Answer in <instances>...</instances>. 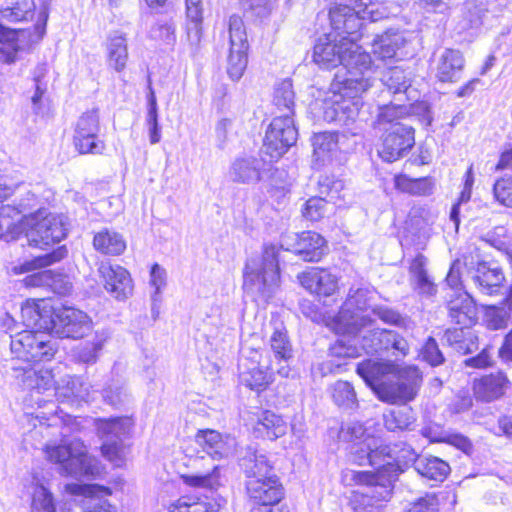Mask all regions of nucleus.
<instances>
[{
	"label": "nucleus",
	"mask_w": 512,
	"mask_h": 512,
	"mask_svg": "<svg viewBox=\"0 0 512 512\" xmlns=\"http://www.w3.org/2000/svg\"><path fill=\"white\" fill-rule=\"evenodd\" d=\"M324 35L317 39L313 49V61L320 68L338 67L334 77V87L338 91L325 94V97L313 100L309 107L318 119L348 125L352 119V89L350 66L352 63V38Z\"/></svg>",
	"instance_id": "nucleus-1"
},
{
	"label": "nucleus",
	"mask_w": 512,
	"mask_h": 512,
	"mask_svg": "<svg viewBox=\"0 0 512 512\" xmlns=\"http://www.w3.org/2000/svg\"><path fill=\"white\" fill-rule=\"evenodd\" d=\"M357 373L379 399L391 404L413 400L422 383L419 369L411 365L368 360L358 365Z\"/></svg>",
	"instance_id": "nucleus-2"
},
{
	"label": "nucleus",
	"mask_w": 512,
	"mask_h": 512,
	"mask_svg": "<svg viewBox=\"0 0 512 512\" xmlns=\"http://www.w3.org/2000/svg\"><path fill=\"white\" fill-rule=\"evenodd\" d=\"M282 246L267 244L262 256L247 260L243 273V289L257 303L267 304L280 287L278 253Z\"/></svg>",
	"instance_id": "nucleus-3"
},
{
	"label": "nucleus",
	"mask_w": 512,
	"mask_h": 512,
	"mask_svg": "<svg viewBox=\"0 0 512 512\" xmlns=\"http://www.w3.org/2000/svg\"><path fill=\"white\" fill-rule=\"evenodd\" d=\"M36 197L24 183L9 184L0 180V238L16 240L24 232L22 214L32 209Z\"/></svg>",
	"instance_id": "nucleus-4"
},
{
	"label": "nucleus",
	"mask_w": 512,
	"mask_h": 512,
	"mask_svg": "<svg viewBox=\"0 0 512 512\" xmlns=\"http://www.w3.org/2000/svg\"><path fill=\"white\" fill-rule=\"evenodd\" d=\"M397 475L398 467L390 462L383 464L375 472L354 470V486H359L354 489V511L368 512L369 507L386 501L391 493V482Z\"/></svg>",
	"instance_id": "nucleus-5"
},
{
	"label": "nucleus",
	"mask_w": 512,
	"mask_h": 512,
	"mask_svg": "<svg viewBox=\"0 0 512 512\" xmlns=\"http://www.w3.org/2000/svg\"><path fill=\"white\" fill-rule=\"evenodd\" d=\"M45 454L48 460L59 464L61 472L66 475L81 477L99 473L98 461L87 454L84 443L79 439L47 445Z\"/></svg>",
	"instance_id": "nucleus-6"
},
{
	"label": "nucleus",
	"mask_w": 512,
	"mask_h": 512,
	"mask_svg": "<svg viewBox=\"0 0 512 512\" xmlns=\"http://www.w3.org/2000/svg\"><path fill=\"white\" fill-rule=\"evenodd\" d=\"M48 12L42 9L32 29H11L0 24V63L13 64L19 54L37 45L46 33Z\"/></svg>",
	"instance_id": "nucleus-7"
},
{
	"label": "nucleus",
	"mask_w": 512,
	"mask_h": 512,
	"mask_svg": "<svg viewBox=\"0 0 512 512\" xmlns=\"http://www.w3.org/2000/svg\"><path fill=\"white\" fill-rule=\"evenodd\" d=\"M24 231L30 246L44 249L63 240L67 235V228L62 216L47 214L39 210L30 217L22 216Z\"/></svg>",
	"instance_id": "nucleus-8"
},
{
	"label": "nucleus",
	"mask_w": 512,
	"mask_h": 512,
	"mask_svg": "<svg viewBox=\"0 0 512 512\" xmlns=\"http://www.w3.org/2000/svg\"><path fill=\"white\" fill-rule=\"evenodd\" d=\"M133 421L130 417H116L98 419L96 428L103 443L102 455L115 466L119 467L124 462L125 446L123 444L132 430Z\"/></svg>",
	"instance_id": "nucleus-9"
},
{
	"label": "nucleus",
	"mask_w": 512,
	"mask_h": 512,
	"mask_svg": "<svg viewBox=\"0 0 512 512\" xmlns=\"http://www.w3.org/2000/svg\"><path fill=\"white\" fill-rule=\"evenodd\" d=\"M331 328L339 336L330 347L331 372L347 371L352 357V303L346 301L331 322Z\"/></svg>",
	"instance_id": "nucleus-10"
},
{
	"label": "nucleus",
	"mask_w": 512,
	"mask_h": 512,
	"mask_svg": "<svg viewBox=\"0 0 512 512\" xmlns=\"http://www.w3.org/2000/svg\"><path fill=\"white\" fill-rule=\"evenodd\" d=\"M298 139V130L293 116L279 115L268 126L262 147V153L270 157V162L280 159Z\"/></svg>",
	"instance_id": "nucleus-11"
},
{
	"label": "nucleus",
	"mask_w": 512,
	"mask_h": 512,
	"mask_svg": "<svg viewBox=\"0 0 512 512\" xmlns=\"http://www.w3.org/2000/svg\"><path fill=\"white\" fill-rule=\"evenodd\" d=\"M49 323V332L59 338L81 339L93 329L87 313L69 306L52 309Z\"/></svg>",
	"instance_id": "nucleus-12"
},
{
	"label": "nucleus",
	"mask_w": 512,
	"mask_h": 512,
	"mask_svg": "<svg viewBox=\"0 0 512 512\" xmlns=\"http://www.w3.org/2000/svg\"><path fill=\"white\" fill-rule=\"evenodd\" d=\"M42 330H25L11 335V351L19 359L26 362H40L50 360L55 348Z\"/></svg>",
	"instance_id": "nucleus-13"
},
{
	"label": "nucleus",
	"mask_w": 512,
	"mask_h": 512,
	"mask_svg": "<svg viewBox=\"0 0 512 512\" xmlns=\"http://www.w3.org/2000/svg\"><path fill=\"white\" fill-rule=\"evenodd\" d=\"M100 131L98 109H91L82 113L74 127L73 144L75 149L80 154H103L106 144L100 138Z\"/></svg>",
	"instance_id": "nucleus-14"
},
{
	"label": "nucleus",
	"mask_w": 512,
	"mask_h": 512,
	"mask_svg": "<svg viewBox=\"0 0 512 512\" xmlns=\"http://www.w3.org/2000/svg\"><path fill=\"white\" fill-rule=\"evenodd\" d=\"M229 42L227 73L234 81L239 80L247 66L248 41L243 20L238 15L229 18Z\"/></svg>",
	"instance_id": "nucleus-15"
},
{
	"label": "nucleus",
	"mask_w": 512,
	"mask_h": 512,
	"mask_svg": "<svg viewBox=\"0 0 512 512\" xmlns=\"http://www.w3.org/2000/svg\"><path fill=\"white\" fill-rule=\"evenodd\" d=\"M414 132L412 126L403 122H397L386 128L378 148L379 156L386 162H394L402 158L415 144Z\"/></svg>",
	"instance_id": "nucleus-16"
},
{
	"label": "nucleus",
	"mask_w": 512,
	"mask_h": 512,
	"mask_svg": "<svg viewBox=\"0 0 512 512\" xmlns=\"http://www.w3.org/2000/svg\"><path fill=\"white\" fill-rule=\"evenodd\" d=\"M98 275L105 291L112 298L124 301L132 295L134 284L131 274L121 265L101 262L98 266Z\"/></svg>",
	"instance_id": "nucleus-17"
},
{
	"label": "nucleus",
	"mask_w": 512,
	"mask_h": 512,
	"mask_svg": "<svg viewBox=\"0 0 512 512\" xmlns=\"http://www.w3.org/2000/svg\"><path fill=\"white\" fill-rule=\"evenodd\" d=\"M270 349L273 353L271 361V369L274 370V363L278 365L276 372L281 377H289L290 365L289 361L293 357V350L287 331L282 323H276L270 336Z\"/></svg>",
	"instance_id": "nucleus-18"
},
{
	"label": "nucleus",
	"mask_w": 512,
	"mask_h": 512,
	"mask_svg": "<svg viewBox=\"0 0 512 512\" xmlns=\"http://www.w3.org/2000/svg\"><path fill=\"white\" fill-rule=\"evenodd\" d=\"M463 54L456 49H444L433 61L432 71L440 82H456L464 69Z\"/></svg>",
	"instance_id": "nucleus-19"
},
{
	"label": "nucleus",
	"mask_w": 512,
	"mask_h": 512,
	"mask_svg": "<svg viewBox=\"0 0 512 512\" xmlns=\"http://www.w3.org/2000/svg\"><path fill=\"white\" fill-rule=\"evenodd\" d=\"M195 441L212 459L228 457L236 445L234 438L223 437L218 431L212 429L199 430L195 435Z\"/></svg>",
	"instance_id": "nucleus-20"
},
{
	"label": "nucleus",
	"mask_w": 512,
	"mask_h": 512,
	"mask_svg": "<svg viewBox=\"0 0 512 512\" xmlns=\"http://www.w3.org/2000/svg\"><path fill=\"white\" fill-rule=\"evenodd\" d=\"M265 160L253 156L236 158L229 169V178L234 183L254 184L262 179Z\"/></svg>",
	"instance_id": "nucleus-21"
},
{
	"label": "nucleus",
	"mask_w": 512,
	"mask_h": 512,
	"mask_svg": "<svg viewBox=\"0 0 512 512\" xmlns=\"http://www.w3.org/2000/svg\"><path fill=\"white\" fill-rule=\"evenodd\" d=\"M246 489L250 498L259 505L278 504L283 496L281 485L275 475L246 481Z\"/></svg>",
	"instance_id": "nucleus-22"
},
{
	"label": "nucleus",
	"mask_w": 512,
	"mask_h": 512,
	"mask_svg": "<svg viewBox=\"0 0 512 512\" xmlns=\"http://www.w3.org/2000/svg\"><path fill=\"white\" fill-rule=\"evenodd\" d=\"M298 279L305 289L317 295L330 296L338 288L337 276L318 267L301 273Z\"/></svg>",
	"instance_id": "nucleus-23"
},
{
	"label": "nucleus",
	"mask_w": 512,
	"mask_h": 512,
	"mask_svg": "<svg viewBox=\"0 0 512 512\" xmlns=\"http://www.w3.org/2000/svg\"><path fill=\"white\" fill-rule=\"evenodd\" d=\"M474 283L484 295H496L505 280L502 269L495 263L481 262L477 265Z\"/></svg>",
	"instance_id": "nucleus-24"
},
{
	"label": "nucleus",
	"mask_w": 512,
	"mask_h": 512,
	"mask_svg": "<svg viewBox=\"0 0 512 512\" xmlns=\"http://www.w3.org/2000/svg\"><path fill=\"white\" fill-rule=\"evenodd\" d=\"M327 249L325 239L318 233L304 231L297 235L295 253L304 261H319Z\"/></svg>",
	"instance_id": "nucleus-25"
},
{
	"label": "nucleus",
	"mask_w": 512,
	"mask_h": 512,
	"mask_svg": "<svg viewBox=\"0 0 512 512\" xmlns=\"http://www.w3.org/2000/svg\"><path fill=\"white\" fill-rule=\"evenodd\" d=\"M508 387L506 376L497 372L474 380L473 390L476 398L490 402L500 398Z\"/></svg>",
	"instance_id": "nucleus-26"
},
{
	"label": "nucleus",
	"mask_w": 512,
	"mask_h": 512,
	"mask_svg": "<svg viewBox=\"0 0 512 512\" xmlns=\"http://www.w3.org/2000/svg\"><path fill=\"white\" fill-rule=\"evenodd\" d=\"M52 309H46L45 302L26 301L21 307L23 325L31 330H43L49 332Z\"/></svg>",
	"instance_id": "nucleus-27"
},
{
	"label": "nucleus",
	"mask_w": 512,
	"mask_h": 512,
	"mask_svg": "<svg viewBox=\"0 0 512 512\" xmlns=\"http://www.w3.org/2000/svg\"><path fill=\"white\" fill-rule=\"evenodd\" d=\"M288 425L279 415L271 411H262L254 424L253 432L256 437L275 440L286 434Z\"/></svg>",
	"instance_id": "nucleus-28"
},
{
	"label": "nucleus",
	"mask_w": 512,
	"mask_h": 512,
	"mask_svg": "<svg viewBox=\"0 0 512 512\" xmlns=\"http://www.w3.org/2000/svg\"><path fill=\"white\" fill-rule=\"evenodd\" d=\"M449 315L453 322L463 327H470L476 321V306L467 294H460L448 304Z\"/></svg>",
	"instance_id": "nucleus-29"
},
{
	"label": "nucleus",
	"mask_w": 512,
	"mask_h": 512,
	"mask_svg": "<svg viewBox=\"0 0 512 512\" xmlns=\"http://www.w3.org/2000/svg\"><path fill=\"white\" fill-rule=\"evenodd\" d=\"M240 465L247 480L272 475V467L269 464L266 455L252 447H249L246 450L245 455L241 459Z\"/></svg>",
	"instance_id": "nucleus-30"
},
{
	"label": "nucleus",
	"mask_w": 512,
	"mask_h": 512,
	"mask_svg": "<svg viewBox=\"0 0 512 512\" xmlns=\"http://www.w3.org/2000/svg\"><path fill=\"white\" fill-rule=\"evenodd\" d=\"M93 246L101 254L118 256L125 251L126 241L120 233L105 228L94 235Z\"/></svg>",
	"instance_id": "nucleus-31"
},
{
	"label": "nucleus",
	"mask_w": 512,
	"mask_h": 512,
	"mask_svg": "<svg viewBox=\"0 0 512 512\" xmlns=\"http://www.w3.org/2000/svg\"><path fill=\"white\" fill-rule=\"evenodd\" d=\"M107 64L116 72H122L128 61L127 40L123 35L115 34L106 43Z\"/></svg>",
	"instance_id": "nucleus-32"
},
{
	"label": "nucleus",
	"mask_w": 512,
	"mask_h": 512,
	"mask_svg": "<svg viewBox=\"0 0 512 512\" xmlns=\"http://www.w3.org/2000/svg\"><path fill=\"white\" fill-rule=\"evenodd\" d=\"M339 133L323 132L317 133L312 138L313 155L316 161L325 162L329 160L332 154L341 149L342 141Z\"/></svg>",
	"instance_id": "nucleus-33"
},
{
	"label": "nucleus",
	"mask_w": 512,
	"mask_h": 512,
	"mask_svg": "<svg viewBox=\"0 0 512 512\" xmlns=\"http://www.w3.org/2000/svg\"><path fill=\"white\" fill-rule=\"evenodd\" d=\"M406 44L402 33L387 32L379 36L373 43V53L380 59L398 57L399 51Z\"/></svg>",
	"instance_id": "nucleus-34"
},
{
	"label": "nucleus",
	"mask_w": 512,
	"mask_h": 512,
	"mask_svg": "<svg viewBox=\"0 0 512 512\" xmlns=\"http://www.w3.org/2000/svg\"><path fill=\"white\" fill-rule=\"evenodd\" d=\"M34 0H11L0 6L1 18L9 22L32 19L35 13Z\"/></svg>",
	"instance_id": "nucleus-35"
},
{
	"label": "nucleus",
	"mask_w": 512,
	"mask_h": 512,
	"mask_svg": "<svg viewBox=\"0 0 512 512\" xmlns=\"http://www.w3.org/2000/svg\"><path fill=\"white\" fill-rule=\"evenodd\" d=\"M415 470L422 477L434 481H443L450 471L449 465L438 457H421L415 462Z\"/></svg>",
	"instance_id": "nucleus-36"
},
{
	"label": "nucleus",
	"mask_w": 512,
	"mask_h": 512,
	"mask_svg": "<svg viewBox=\"0 0 512 512\" xmlns=\"http://www.w3.org/2000/svg\"><path fill=\"white\" fill-rule=\"evenodd\" d=\"M168 512H218L220 504L215 500H199L191 496H182L170 503Z\"/></svg>",
	"instance_id": "nucleus-37"
},
{
	"label": "nucleus",
	"mask_w": 512,
	"mask_h": 512,
	"mask_svg": "<svg viewBox=\"0 0 512 512\" xmlns=\"http://www.w3.org/2000/svg\"><path fill=\"white\" fill-rule=\"evenodd\" d=\"M62 384L55 389V395L62 403H74L78 399H83L87 395V388L84 386L81 378L76 376H67L62 379Z\"/></svg>",
	"instance_id": "nucleus-38"
},
{
	"label": "nucleus",
	"mask_w": 512,
	"mask_h": 512,
	"mask_svg": "<svg viewBox=\"0 0 512 512\" xmlns=\"http://www.w3.org/2000/svg\"><path fill=\"white\" fill-rule=\"evenodd\" d=\"M187 37L192 45H198L202 36L201 0H186Z\"/></svg>",
	"instance_id": "nucleus-39"
},
{
	"label": "nucleus",
	"mask_w": 512,
	"mask_h": 512,
	"mask_svg": "<svg viewBox=\"0 0 512 512\" xmlns=\"http://www.w3.org/2000/svg\"><path fill=\"white\" fill-rule=\"evenodd\" d=\"M109 337L110 335L107 330L96 331L91 342H86L77 348L75 357L79 362L85 364L95 363L98 359L99 352L102 350Z\"/></svg>",
	"instance_id": "nucleus-40"
},
{
	"label": "nucleus",
	"mask_w": 512,
	"mask_h": 512,
	"mask_svg": "<svg viewBox=\"0 0 512 512\" xmlns=\"http://www.w3.org/2000/svg\"><path fill=\"white\" fill-rule=\"evenodd\" d=\"M329 16L333 29L331 35L340 37L339 34H342L351 38L352 8L348 5H335L330 9Z\"/></svg>",
	"instance_id": "nucleus-41"
},
{
	"label": "nucleus",
	"mask_w": 512,
	"mask_h": 512,
	"mask_svg": "<svg viewBox=\"0 0 512 512\" xmlns=\"http://www.w3.org/2000/svg\"><path fill=\"white\" fill-rule=\"evenodd\" d=\"M181 478L190 487L214 490L220 486V467L213 464L207 472L184 474Z\"/></svg>",
	"instance_id": "nucleus-42"
},
{
	"label": "nucleus",
	"mask_w": 512,
	"mask_h": 512,
	"mask_svg": "<svg viewBox=\"0 0 512 512\" xmlns=\"http://www.w3.org/2000/svg\"><path fill=\"white\" fill-rule=\"evenodd\" d=\"M273 103L283 114L294 116L295 92L290 79H284L276 85Z\"/></svg>",
	"instance_id": "nucleus-43"
},
{
	"label": "nucleus",
	"mask_w": 512,
	"mask_h": 512,
	"mask_svg": "<svg viewBox=\"0 0 512 512\" xmlns=\"http://www.w3.org/2000/svg\"><path fill=\"white\" fill-rule=\"evenodd\" d=\"M240 364L239 378L240 382L251 390H263L271 381V375L266 370H263L259 366L252 364L251 367H245Z\"/></svg>",
	"instance_id": "nucleus-44"
},
{
	"label": "nucleus",
	"mask_w": 512,
	"mask_h": 512,
	"mask_svg": "<svg viewBox=\"0 0 512 512\" xmlns=\"http://www.w3.org/2000/svg\"><path fill=\"white\" fill-rule=\"evenodd\" d=\"M13 369L16 372L15 377H21V380L24 383L27 381H31L33 378H35L36 388L38 390H47L54 384L51 372L48 370H40L37 372L34 369H32L29 364L19 368L13 367Z\"/></svg>",
	"instance_id": "nucleus-45"
},
{
	"label": "nucleus",
	"mask_w": 512,
	"mask_h": 512,
	"mask_svg": "<svg viewBox=\"0 0 512 512\" xmlns=\"http://www.w3.org/2000/svg\"><path fill=\"white\" fill-rule=\"evenodd\" d=\"M510 316V312L504 306H485L483 322L490 330L504 329Z\"/></svg>",
	"instance_id": "nucleus-46"
},
{
	"label": "nucleus",
	"mask_w": 512,
	"mask_h": 512,
	"mask_svg": "<svg viewBox=\"0 0 512 512\" xmlns=\"http://www.w3.org/2000/svg\"><path fill=\"white\" fill-rule=\"evenodd\" d=\"M374 336L380 341L385 349L391 347L403 356L408 354L409 345L407 341L394 331L380 330L376 331Z\"/></svg>",
	"instance_id": "nucleus-47"
},
{
	"label": "nucleus",
	"mask_w": 512,
	"mask_h": 512,
	"mask_svg": "<svg viewBox=\"0 0 512 512\" xmlns=\"http://www.w3.org/2000/svg\"><path fill=\"white\" fill-rule=\"evenodd\" d=\"M51 271H44L32 276L33 280H39L51 287V289L58 295L65 296L72 291V284L65 276L50 277Z\"/></svg>",
	"instance_id": "nucleus-48"
},
{
	"label": "nucleus",
	"mask_w": 512,
	"mask_h": 512,
	"mask_svg": "<svg viewBox=\"0 0 512 512\" xmlns=\"http://www.w3.org/2000/svg\"><path fill=\"white\" fill-rule=\"evenodd\" d=\"M32 512H56L52 494L43 485L34 489Z\"/></svg>",
	"instance_id": "nucleus-49"
},
{
	"label": "nucleus",
	"mask_w": 512,
	"mask_h": 512,
	"mask_svg": "<svg viewBox=\"0 0 512 512\" xmlns=\"http://www.w3.org/2000/svg\"><path fill=\"white\" fill-rule=\"evenodd\" d=\"M406 114V108L401 105H386L380 108L377 116V125L379 128L386 129L385 126L400 122L399 120Z\"/></svg>",
	"instance_id": "nucleus-50"
},
{
	"label": "nucleus",
	"mask_w": 512,
	"mask_h": 512,
	"mask_svg": "<svg viewBox=\"0 0 512 512\" xmlns=\"http://www.w3.org/2000/svg\"><path fill=\"white\" fill-rule=\"evenodd\" d=\"M383 82L395 94L406 92L409 88L406 75L399 67L389 69L383 76Z\"/></svg>",
	"instance_id": "nucleus-51"
},
{
	"label": "nucleus",
	"mask_w": 512,
	"mask_h": 512,
	"mask_svg": "<svg viewBox=\"0 0 512 512\" xmlns=\"http://www.w3.org/2000/svg\"><path fill=\"white\" fill-rule=\"evenodd\" d=\"M104 401L114 407H120L130 400V395L120 383H112L103 390Z\"/></svg>",
	"instance_id": "nucleus-52"
},
{
	"label": "nucleus",
	"mask_w": 512,
	"mask_h": 512,
	"mask_svg": "<svg viewBox=\"0 0 512 512\" xmlns=\"http://www.w3.org/2000/svg\"><path fill=\"white\" fill-rule=\"evenodd\" d=\"M354 16L375 22L382 18V13L374 0H354Z\"/></svg>",
	"instance_id": "nucleus-53"
},
{
	"label": "nucleus",
	"mask_w": 512,
	"mask_h": 512,
	"mask_svg": "<svg viewBox=\"0 0 512 512\" xmlns=\"http://www.w3.org/2000/svg\"><path fill=\"white\" fill-rule=\"evenodd\" d=\"M328 201L323 197H311L305 203L303 216L310 221L320 220L327 212Z\"/></svg>",
	"instance_id": "nucleus-54"
},
{
	"label": "nucleus",
	"mask_w": 512,
	"mask_h": 512,
	"mask_svg": "<svg viewBox=\"0 0 512 512\" xmlns=\"http://www.w3.org/2000/svg\"><path fill=\"white\" fill-rule=\"evenodd\" d=\"M244 12L249 17L265 18L271 12L270 0H242Z\"/></svg>",
	"instance_id": "nucleus-55"
},
{
	"label": "nucleus",
	"mask_w": 512,
	"mask_h": 512,
	"mask_svg": "<svg viewBox=\"0 0 512 512\" xmlns=\"http://www.w3.org/2000/svg\"><path fill=\"white\" fill-rule=\"evenodd\" d=\"M468 327L461 326L460 328L448 329L445 333V338L450 345H455L459 351L463 353H470L472 349L465 344L467 337L471 338V332L466 330Z\"/></svg>",
	"instance_id": "nucleus-56"
},
{
	"label": "nucleus",
	"mask_w": 512,
	"mask_h": 512,
	"mask_svg": "<svg viewBox=\"0 0 512 512\" xmlns=\"http://www.w3.org/2000/svg\"><path fill=\"white\" fill-rule=\"evenodd\" d=\"M494 197L506 207H512V178H501L494 184Z\"/></svg>",
	"instance_id": "nucleus-57"
},
{
	"label": "nucleus",
	"mask_w": 512,
	"mask_h": 512,
	"mask_svg": "<svg viewBox=\"0 0 512 512\" xmlns=\"http://www.w3.org/2000/svg\"><path fill=\"white\" fill-rule=\"evenodd\" d=\"M150 285L155 289L151 296L154 305L160 301L161 290L166 286V271L158 264H154L151 268Z\"/></svg>",
	"instance_id": "nucleus-58"
},
{
	"label": "nucleus",
	"mask_w": 512,
	"mask_h": 512,
	"mask_svg": "<svg viewBox=\"0 0 512 512\" xmlns=\"http://www.w3.org/2000/svg\"><path fill=\"white\" fill-rule=\"evenodd\" d=\"M319 192L322 195H326L330 200H336L338 198H344V195H340V190L343 189V183L340 180H331L328 176H321L318 180Z\"/></svg>",
	"instance_id": "nucleus-59"
},
{
	"label": "nucleus",
	"mask_w": 512,
	"mask_h": 512,
	"mask_svg": "<svg viewBox=\"0 0 512 512\" xmlns=\"http://www.w3.org/2000/svg\"><path fill=\"white\" fill-rule=\"evenodd\" d=\"M421 355L423 359L432 366H437L443 363L444 357L438 348L437 342L434 338H429L422 348Z\"/></svg>",
	"instance_id": "nucleus-60"
},
{
	"label": "nucleus",
	"mask_w": 512,
	"mask_h": 512,
	"mask_svg": "<svg viewBox=\"0 0 512 512\" xmlns=\"http://www.w3.org/2000/svg\"><path fill=\"white\" fill-rule=\"evenodd\" d=\"M352 388L348 381H337L333 385L332 397L338 406H349Z\"/></svg>",
	"instance_id": "nucleus-61"
},
{
	"label": "nucleus",
	"mask_w": 512,
	"mask_h": 512,
	"mask_svg": "<svg viewBox=\"0 0 512 512\" xmlns=\"http://www.w3.org/2000/svg\"><path fill=\"white\" fill-rule=\"evenodd\" d=\"M67 249L65 246L58 247L56 250L51 253L45 254L43 256H38L33 261V266L35 268H42L49 266L55 262H58L64 259L67 256Z\"/></svg>",
	"instance_id": "nucleus-62"
},
{
	"label": "nucleus",
	"mask_w": 512,
	"mask_h": 512,
	"mask_svg": "<svg viewBox=\"0 0 512 512\" xmlns=\"http://www.w3.org/2000/svg\"><path fill=\"white\" fill-rule=\"evenodd\" d=\"M83 512H116V508L106 499L89 497L83 502Z\"/></svg>",
	"instance_id": "nucleus-63"
},
{
	"label": "nucleus",
	"mask_w": 512,
	"mask_h": 512,
	"mask_svg": "<svg viewBox=\"0 0 512 512\" xmlns=\"http://www.w3.org/2000/svg\"><path fill=\"white\" fill-rule=\"evenodd\" d=\"M408 512H438V501L435 495L427 494L415 502Z\"/></svg>",
	"instance_id": "nucleus-64"
}]
</instances>
